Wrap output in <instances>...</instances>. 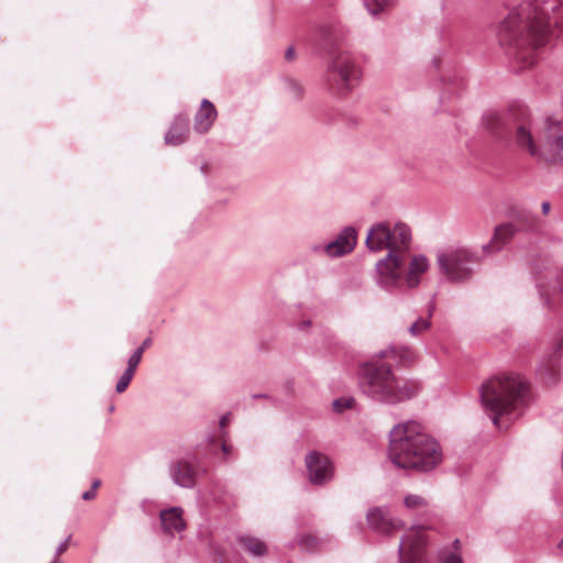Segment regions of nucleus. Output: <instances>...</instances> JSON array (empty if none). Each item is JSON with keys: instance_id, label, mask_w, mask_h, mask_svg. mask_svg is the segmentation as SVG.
<instances>
[{"instance_id": "nucleus-1", "label": "nucleus", "mask_w": 563, "mask_h": 563, "mask_svg": "<svg viewBox=\"0 0 563 563\" xmlns=\"http://www.w3.org/2000/svg\"><path fill=\"white\" fill-rule=\"evenodd\" d=\"M554 33H563L562 0H525L497 27L499 43L517 70L534 65L538 47Z\"/></svg>"}, {"instance_id": "nucleus-2", "label": "nucleus", "mask_w": 563, "mask_h": 563, "mask_svg": "<svg viewBox=\"0 0 563 563\" xmlns=\"http://www.w3.org/2000/svg\"><path fill=\"white\" fill-rule=\"evenodd\" d=\"M365 243L369 251H388L376 263V283L388 292L418 286L421 275L429 268L428 258L421 254L412 256L407 267L406 253L411 244V230L404 222L391 225L388 221H382L373 224Z\"/></svg>"}, {"instance_id": "nucleus-3", "label": "nucleus", "mask_w": 563, "mask_h": 563, "mask_svg": "<svg viewBox=\"0 0 563 563\" xmlns=\"http://www.w3.org/2000/svg\"><path fill=\"white\" fill-rule=\"evenodd\" d=\"M379 360L365 362L360 369L358 386L364 396L383 405H398L408 401L421 390V384L413 378L397 376L390 364L384 358H393L401 366L410 365L416 360L415 351L405 345H390L380 350Z\"/></svg>"}, {"instance_id": "nucleus-4", "label": "nucleus", "mask_w": 563, "mask_h": 563, "mask_svg": "<svg viewBox=\"0 0 563 563\" xmlns=\"http://www.w3.org/2000/svg\"><path fill=\"white\" fill-rule=\"evenodd\" d=\"M388 457L399 468L430 472L443 459L439 442L416 421L396 424L389 432Z\"/></svg>"}, {"instance_id": "nucleus-5", "label": "nucleus", "mask_w": 563, "mask_h": 563, "mask_svg": "<svg viewBox=\"0 0 563 563\" xmlns=\"http://www.w3.org/2000/svg\"><path fill=\"white\" fill-rule=\"evenodd\" d=\"M485 412L498 429H507L528 405L529 387L520 375H500L486 380L479 391Z\"/></svg>"}, {"instance_id": "nucleus-6", "label": "nucleus", "mask_w": 563, "mask_h": 563, "mask_svg": "<svg viewBox=\"0 0 563 563\" xmlns=\"http://www.w3.org/2000/svg\"><path fill=\"white\" fill-rule=\"evenodd\" d=\"M361 77V67L355 57L346 51L334 55L324 73L328 89L338 97L351 93L360 84Z\"/></svg>"}, {"instance_id": "nucleus-7", "label": "nucleus", "mask_w": 563, "mask_h": 563, "mask_svg": "<svg viewBox=\"0 0 563 563\" xmlns=\"http://www.w3.org/2000/svg\"><path fill=\"white\" fill-rule=\"evenodd\" d=\"M476 256L466 249H452L438 253L437 262L449 282L464 283L471 279Z\"/></svg>"}, {"instance_id": "nucleus-8", "label": "nucleus", "mask_w": 563, "mask_h": 563, "mask_svg": "<svg viewBox=\"0 0 563 563\" xmlns=\"http://www.w3.org/2000/svg\"><path fill=\"white\" fill-rule=\"evenodd\" d=\"M536 158L552 164H563V121L553 118L545 120L542 146Z\"/></svg>"}, {"instance_id": "nucleus-9", "label": "nucleus", "mask_w": 563, "mask_h": 563, "mask_svg": "<svg viewBox=\"0 0 563 563\" xmlns=\"http://www.w3.org/2000/svg\"><path fill=\"white\" fill-rule=\"evenodd\" d=\"M424 547L426 540L420 531L406 533L398 545V563H431Z\"/></svg>"}, {"instance_id": "nucleus-10", "label": "nucleus", "mask_w": 563, "mask_h": 563, "mask_svg": "<svg viewBox=\"0 0 563 563\" xmlns=\"http://www.w3.org/2000/svg\"><path fill=\"white\" fill-rule=\"evenodd\" d=\"M517 115L518 107H512L507 112L487 111L482 117V125L492 137L501 140L512 130Z\"/></svg>"}, {"instance_id": "nucleus-11", "label": "nucleus", "mask_w": 563, "mask_h": 563, "mask_svg": "<svg viewBox=\"0 0 563 563\" xmlns=\"http://www.w3.org/2000/svg\"><path fill=\"white\" fill-rule=\"evenodd\" d=\"M528 109L523 106H518V115L512 125V130H515V143L519 150L527 152L532 157H537L539 146L528 124Z\"/></svg>"}, {"instance_id": "nucleus-12", "label": "nucleus", "mask_w": 563, "mask_h": 563, "mask_svg": "<svg viewBox=\"0 0 563 563\" xmlns=\"http://www.w3.org/2000/svg\"><path fill=\"white\" fill-rule=\"evenodd\" d=\"M308 478L313 485H325L333 477V465L328 456L319 452H310L305 459Z\"/></svg>"}, {"instance_id": "nucleus-13", "label": "nucleus", "mask_w": 563, "mask_h": 563, "mask_svg": "<svg viewBox=\"0 0 563 563\" xmlns=\"http://www.w3.org/2000/svg\"><path fill=\"white\" fill-rule=\"evenodd\" d=\"M357 241V233L353 227H345L335 240L324 246H313L314 252H324L330 257H341L351 253Z\"/></svg>"}, {"instance_id": "nucleus-14", "label": "nucleus", "mask_w": 563, "mask_h": 563, "mask_svg": "<svg viewBox=\"0 0 563 563\" xmlns=\"http://www.w3.org/2000/svg\"><path fill=\"white\" fill-rule=\"evenodd\" d=\"M366 519L371 529L383 534H391L405 527L402 520L391 518L388 509L382 507L371 508L367 511Z\"/></svg>"}, {"instance_id": "nucleus-15", "label": "nucleus", "mask_w": 563, "mask_h": 563, "mask_svg": "<svg viewBox=\"0 0 563 563\" xmlns=\"http://www.w3.org/2000/svg\"><path fill=\"white\" fill-rule=\"evenodd\" d=\"M173 482L184 488H192L199 471L187 460H179L170 465Z\"/></svg>"}, {"instance_id": "nucleus-16", "label": "nucleus", "mask_w": 563, "mask_h": 563, "mask_svg": "<svg viewBox=\"0 0 563 563\" xmlns=\"http://www.w3.org/2000/svg\"><path fill=\"white\" fill-rule=\"evenodd\" d=\"M184 510L181 507H170L159 511L161 530L164 534L174 537L175 533L181 532L186 528L183 518Z\"/></svg>"}, {"instance_id": "nucleus-17", "label": "nucleus", "mask_w": 563, "mask_h": 563, "mask_svg": "<svg viewBox=\"0 0 563 563\" xmlns=\"http://www.w3.org/2000/svg\"><path fill=\"white\" fill-rule=\"evenodd\" d=\"M562 354L563 338L556 343L554 351L544 357L538 367V372L544 378L545 383L552 384L556 380Z\"/></svg>"}, {"instance_id": "nucleus-18", "label": "nucleus", "mask_w": 563, "mask_h": 563, "mask_svg": "<svg viewBox=\"0 0 563 563\" xmlns=\"http://www.w3.org/2000/svg\"><path fill=\"white\" fill-rule=\"evenodd\" d=\"M549 275L551 277L549 286L542 282V277H537L536 283L540 297L544 299L545 305L548 307H553L561 300L563 295V284L555 273H550Z\"/></svg>"}, {"instance_id": "nucleus-19", "label": "nucleus", "mask_w": 563, "mask_h": 563, "mask_svg": "<svg viewBox=\"0 0 563 563\" xmlns=\"http://www.w3.org/2000/svg\"><path fill=\"white\" fill-rule=\"evenodd\" d=\"M217 117L218 112L213 103L208 99H203L195 114L194 130L199 134L207 133L212 128Z\"/></svg>"}, {"instance_id": "nucleus-20", "label": "nucleus", "mask_w": 563, "mask_h": 563, "mask_svg": "<svg viewBox=\"0 0 563 563\" xmlns=\"http://www.w3.org/2000/svg\"><path fill=\"white\" fill-rule=\"evenodd\" d=\"M189 135V120L186 114L179 113L174 118L164 141L167 145L177 146L186 142Z\"/></svg>"}, {"instance_id": "nucleus-21", "label": "nucleus", "mask_w": 563, "mask_h": 563, "mask_svg": "<svg viewBox=\"0 0 563 563\" xmlns=\"http://www.w3.org/2000/svg\"><path fill=\"white\" fill-rule=\"evenodd\" d=\"M514 223H505L496 227L492 242L483 249L485 252L488 250H500L510 239L519 231Z\"/></svg>"}, {"instance_id": "nucleus-22", "label": "nucleus", "mask_w": 563, "mask_h": 563, "mask_svg": "<svg viewBox=\"0 0 563 563\" xmlns=\"http://www.w3.org/2000/svg\"><path fill=\"white\" fill-rule=\"evenodd\" d=\"M238 542L253 556H263L267 552L266 543L256 537L241 534L238 537Z\"/></svg>"}, {"instance_id": "nucleus-23", "label": "nucleus", "mask_w": 563, "mask_h": 563, "mask_svg": "<svg viewBox=\"0 0 563 563\" xmlns=\"http://www.w3.org/2000/svg\"><path fill=\"white\" fill-rule=\"evenodd\" d=\"M137 366H139V364H137L136 356L133 360H128L126 368L123 372V374L120 376V378L115 385L117 393L121 394L126 390V388L129 387V385L135 374Z\"/></svg>"}, {"instance_id": "nucleus-24", "label": "nucleus", "mask_w": 563, "mask_h": 563, "mask_svg": "<svg viewBox=\"0 0 563 563\" xmlns=\"http://www.w3.org/2000/svg\"><path fill=\"white\" fill-rule=\"evenodd\" d=\"M432 316V309L429 310L428 317L418 318L409 328L408 332L412 336H419L426 331H428L431 327L430 318Z\"/></svg>"}, {"instance_id": "nucleus-25", "label": "nucleus", "mask_w": 563, "mask_h": 563, "mask_svg": "<svg viewBox=\"0 0 563 563\" xmlns=\"http://www.w3.org/2000/svg\"><path fill=\"white\" fill-rule=\"evenodd\" d=\"M404 505L409 510L423 511L428 508L429 503L420 495L410 494L404 498Z\"/></svg>"}, {"instance_id": "nucleus-26", "label": "nucleus", "mask_w": 563, "mask_h": 563, "mask_svg": "<svg viewBox=\"0 0 563 563\" xmlns=\"http://www.w3.org/2000/svg\"><path fill=\"white\" fill-rule=\"evenodd\" d=\"M439 563H463L462 552L453 551L451 548H441L437 553Z\"/></svg>"}, {"instance_id": "nucleus-27", "label": "nucleus", "mask_w": 563, "mask_h": 563, "mask_svg": "<svg viewBox=\"0 0 563 563\" xmlns=\"http://www.w3.org/2000/svg\"><path fill=\"white\" fill-rule=\"evenodd\" d=\"M395 0H364V5L372 15H377L393 5Z\"/></svg>"}, {"instance_id": "nucleus-28", "label": "nucleus", "mask_w": 563, "mask_h": 563, "mask_svg": "<svg viewBox=\"0 0 563 563\" xmlns=\"http://www.w3.org/2000/svg\"><path fill=\"white\" fill-rule=\"evenodd\" d=\"M355 400L352 397H342L333 400L332 407L335 412H343L345 409H350L354 406Z\"/></svg>"}, {"instance_id": "nucleus-29", "label": "nucleus", "mask_w": 563, "mask_h": 563, "mask_svg": "<svg viewBox=\"0 0 563 563\" xmlns=\"http://www.w3.org/2000/svg\"><path fill=\"white\" fill-rule=\"evenodd\" d=\"M286 89L295 99H299L303 93L302 86L295 79L286 80Z\"/></svg>"}, {"instance_id": "nucleus-30", "label": "nucleus", "mask_w": 563, "mask_h": 563, "mask_svg": "<svg viewBox=\"0 0 563 563\" xmlns=\"http://www.w3.org/2000/svg\"><path fill=\"white\" fill-rule=\"evenodd\" d=\"M152 344V339L146 338L143 343L133 352V354L129 357V360H133L135 356L137 357V364H140L144 351L150 347Z\"/></svg>"}, {"instance_id": "nucleus-31", "label": "nucleus", "mask_w": 563, "mask_h": 563, "mask_svg": "<svg viewBox=\"0 0 563 563\" xmlns=\"http://www.w3.org/2000/svg\"><path fill=\"white\" fill-rule=\"evenodd\" d=\"M299 544L305 550H313L318 544V540L313 536H303L300 538Z\"/></svg>"}, {"instance_id": "nucleus-32", "label": "nucleus", "mask_w": 563, "mask_h": 563, "mask_svg": "<svg viewBox=\"0 0 563 563\" xmlns=\"http://www.w3.org/2000/svg\"><path fill=\"white\" fill-rule=\"evenodd\" d=\"M519 218H520V220L523 221L522 228L532 229L537 224V219L531 213H522L519 216Z\"/></svg>"}, {"instance_id": "nucleus-33", "label": "nucleus", "mask_w": 563, "mask_h": 563, "mask_svg": "<svg viewBox=\"0 0 563 563\" xmlns=\"http://www.w3.org/2000/svg\"><path fill=\"white\" fill-rule=\"evenodd\" d=\"M71 536H68L64 541H62L55 551L54 561L57 562V559L59 555H62L64 552L67 551L69 543H70Z\"/></svg>"}, {"instance_id": "nucleus-34", "label": "nucleus", "mask_w": 563, "mask_h": 563, "mask_svg": "<svg viewBox=\"0 0 563 563\" xmlns=\"http://www.w3.org/2000/svg\"><path fill=\"white\" fill-rule=\"evenodd\" d=\"M320 36L325 43L334 42V36L332 35L331 27L328 25H322L319 30Z\"/></svg>"}, {"instance_id": "nucleus-35", "label": "nucleus", "mask_w": 563, "mask_h": 563, "mask_svg": "<svg viewBox=\"0 0 563 563\" xmlns=\"http://www.w3.org/2000/svg\"><path fill=\"white\" fill-rule=\"evenodd\" d=\"M95 497H96V492H95L93 489H91V488H90L89 490L85 492V493L82 494V496H81V498H82L84 500H91V499H93Z\"/></svg>"}, {"instance_id": "nucleus-36", "label": "nucleus", "mask_w": 563, "mask_h": 563, "mask_svg": "<svg viewBox=\"0 0 563 563\" xmlns=\"http://www.w3.org/2000/svg\"><path fill=\"white\" fill-rule=\"evenodd\" d=\"M285 58L287 60H292L295 58V49L292 46H289L285 52Z\"/></svg>"}, {"instance_id": "nucleus-37", "label": "nucleus", "mask_w": 563, "mask_h": 563, "mask_svg": "<svg viewBox=\"0 0 563 563\" xmlns=\"http://www.w3.org/2000/svg\"><path fill=\"white\" fill-rule=\"evenodd\" d=\"M229 422H230V413L223 415L219 420V424L221 428H224Z\"/></svg>"}, {"instance_id": "nucleus-38", "label": "nucleus", "mask_w": 563, "mask_h": 563, "mask_svg": "<svg viewBox=\"0 0 563 563\" xmlns=\"http://www.w3.org/2000/svg\"><path fill=\"white\" fill-rule=\"evenodd\" d=\"M221 450L225 456H228L232 452V445L228 444L225 441L221 445Z\"/></svg>"}, {"instance_id": "nucleus-39", "label": "nucleus", "mask_w": 563, "mask_h": 563, "mask_svg": "<svg viewBox=\"0 0 563 563\" xmlns=\"http://www.w3.org/2000/svg\"><path fill=\"white\" fill-rule=\"evenodd\" d=\"M449 548H451L453 551H460L461 552V548H462L461 541L459 539H455L453 541V543Z\"/></svg>"}, {"instance_id": "nucleus-40", "label": "nucleus", "mask_w": 563, "mask_h": 563, "mask_svg": "<svg viewBox=\"0 0 563 563\" xmlns=\"http://www.w3.org/2000/svg\"><path fill=\"white\" fill-rule=\"evenodd\" d=\"M541 209H542V213L547 216L550 212V209H551L550 202L549 201L542 202Z\"/></svg>"}, {"instance_id": "nucleus-41", "label": "nucleus", "mask_w": 563, "mask_h": 563, "mask_svg": "<svg viewBox=\"0 0 563 563\" xmlns=\"http://www.w3.org/2000/svg\"><path fill=\"white\" fill-rule=\"evenodd\" d=\"M253 399H262V398H268L266 394H254L252 395Z\"/></svg>"}, {"instance_id": "nucleus-42", "label": "nucleus", "mask_w": 563, "mask_h": 563, "mask_svg": "<svg viewBox=\"0 0 563 563\" xmlns=\"http://www.w3.org/2000/svg\"><path fill=\"white\" fill-rule=\"evenodd\" d=\"M310 324H311V321H310V320H306V321H302V322L299 324V328H300V329H305V328H308Z\"/></svg>"}, {"instance_id": "nucleus-43", "label": "nucleus", "mask_w": 563, "mask_h": 563, "mask_svg": "<svg viewBox=\"0 0 563 563\" xmlns=\"http://www.w3.org/2000/svg\"><path fill=\"white\" fill-rule=\"evenodd\" d=\"M101 482L99 479H96L92 482L91 489L96 492V489L100 486Z\"/></svg>"}]
</instances>
